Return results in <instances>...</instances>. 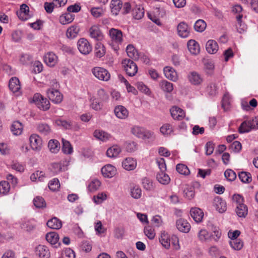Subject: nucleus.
<instances>
[{
	"label": "nucleus",
	"instance_id": "obj_1",
	"mask_svg": "<svg viewBox=\"0 0 258 258\" xmlns=\"http://www.w3.org/2000/svg\"><path fill=\"white\" fill-rule=\"evenodd\" d=\"M242 8L239 5H236L233 7L232 11L233 13L235 14H239L236 17V19L237 22V25H236V28L237 31L242 33L244 32L246 29V26L244 24V23H242V18L243 17L242 14H240V13L242 11Z\"/></svg>",
	"mask_w": 258,
	"mask_h": 258
},
{
	"label": "nucleus",
	"instance_id": "obj_2",
	"mask_svg": "<svg viewBox=\"0 0 258 258\" xmlns=\"http://www.w3.org/2000/svg\"><path fill=\"white\" fill-rule=\"evenodd\" d=\"M33 101L40 109L46 111L50 108L49 100L39 93H36L33 97Z\"/></svg>",
	"mask_w": 258,
	"mask_h": 258
},
{
	"label": "nucleus",
	"instance_id": "obj_3",
	"mask_svg": "<svg viewBox=\"0 0 258 258\" xmlns=\"http://www.w3.org/2000/svg\"><path fill=\"white\" fill-rule=\"evenodd\" d=\"M122 64L126 74L131 77L134 76L137 73V64L130 59H124L122 61Z\"/></svg>",
	"mask_w": 258,
	"mask_h": 258
},
{
	"label": "nucleus",
	"instance_id": "obj_4",
	"mask_svg": "<svg viewBox=\"0 0 258 258\" xmlns=\"http://www.w3.org/2000/svg\"><path fill=\"white\" fill-rule=\"evenodd\" d=\"M77 47L79 51L83 54L87 55L92 50V47L90 42L84 38H80L77 42Z\"/></svg>",
	"mask_w": 258,
	"mask_h": 258
},
{
	"label": "nucleus",
	"instance_id": "obj_5",
	"mask_svg": "<svg viewBox=\"0 0 258 258\" xmlns=\"http://www.w3.org/2000/svg\"><path fill=\"white\" fill-rule=\"evenodd\" d=\"M46 94L49 99L55 104H59L62 100V94L56 89L49 88L47 90Z\"/></svg>",
	"mask_w": 258,
	"mask_h": 258
},
{
	"label": "nucleus",
	"instance_id": "obj_6",
	"mask_svg": "<svg viewBox=\"0 0 258 258\" xmlns=\"http://www.w3.org/2000/svg\"><path fill=\"white\" fill-rule=\"evenodd\" d=\"M93 74L100 80L107 81L110 78L108 71L101 67H95L92 70Z\"/></svg>",
	"mask_w": 258,
	"mask_h": 258
},
{
	"label": "nucleus",
	"instance_id": "obj_7",
	"mask_svg": "<svg viewBox=\"0 0 258 258\" xmlns=\"http://www.w3.org/2000/svg\"><path fill=\"white\" fill-rule=\"evenodd\" d=\"M132 133L138 138L146 139L151 138L153 133L148 131H145L143 127L135 126L132 128Z\"/></svg>",
	"mask_w": 258,
	"mask_h": 258
},
{
	"label": "nucleus",
	"instance_id": "obj_8",
	"mask_svg": "<svg viewBox=\"0 0 258 258\" xmlns=\"http://www.w3.org/2000/svg\"><path fill=\"white\" fill-rule=\"evenodd\" d=\"M89 36L96 41H101L104 36L97 25L92 26L89 30Z\"/></svg>",
	"mask_w": 258,
	"mask_h": 258
},
{
	"label": "nucleus",
	"instance_id": "obj_9",
	"mask_svg": "<svg viewBox=\"0 0 258 258\" xmlns=\"http://www.w3.org/2000/svg\"><path fill=\"white\" fill-rule=\"evenodd\" d=\"M30 144L33 150L39 151L41 148L42 140L36 134L32 135L29 138Z\"/></svg>",
	"mask_w": 258,
	"mask_h": 258
},
{
	"label": "nucleus",
	"instance_id": "obj_10",
	"mask_svg": "<svg viewBox=\"0 0 258 258\" xmlns=\"http://www.w3.org/2000/svg\"><path fill=\"white\" fill-rule=\"evenodd\" d=\"M177 30L179 36L182 38H186L190 33V28L184 22H181L177 25Z\"/></svg>",
	"mask_w": 258,
	"mask_h": 258
},
{
	"label": "nucleus",
	"instance_id": "obj_11",
	"mask_svg": "<svg viewBox=\"0 0 258 258\" xmlns=\"http://www.w3.org/2000/svg\"><path fill=\"white\" fill-rule=\"evenodd\" d=\"M213 206L216 210L221 213L226 211L227 209L226 203L219 197H216L213 200Z\"/></svg>",
	"mask_w": 258,
	"mask_h": 258
},
{
	"label": "nucleus",
	"instance_id": "obj_12",
	"mask_svg": "<svg viewBox=\"0 0 258 258\" xmlns=\"http://www.w3.org/2000/svg\"><path fill=\"white\" fill-rule=\"evenodd\" d=\"M176 226L179 231L188 233L191 228L190 224L185 219L180 218L176 221Z\"/></svg>",
	"mask_w": 258,
	"mask_h": 258
},
{
	"label": "nucleus",
	"instance_id": "obj_13",
	"mask_svg": "<svg viewBox=\"0 0 258 258\" xmlns=\"http://www.w3.org/2000/svg\"><path fill=\"white\" fill-rule=\"evenodd\" d=\"M109 35L111 40L116 43H121L122 41V33L120 30L111 28L109 30Z\"/></svg>",
	"mask_w": 258,
	"mask_h": 258
},
{
	"label": "nucleus",
	"instance_id": "obj_14",
	"mask_svg": "<svg viewBox=\"0 0 258 258\" xmlns=\"http://www.w3.org/2000/svg\"><path fill=\"white\" fill-rule=\"evenodd\" d=\"M101 173L104 177L111 178L116 174V169L113 166L108 164L102 168Z\"/></svg>",
	"mask_w": 258,
	"mask_h": 258
},
{
	"label": "nucleus",
	"instance_id": "obj_15",
	"mask_svg": "<svg viewBox=\"0 0 258 258\" xmlns=\"http://www.w3.org/2000/svg\"><path fill=\"white\" fill-rule=\"evenodd\" d=\"M36 253L41 258H49L50 252L48 248L43 245H39L36 248Z\"/></svg>",
	"mask_w": 258,
	"mask_h": 258
},
{
	"label": "nucleus",
	"instance_id": "obj_16",
	"mask_svg": "<svg viewBox=\"0 0 258 258\" xmlns=\"http://www.w3.org/2000/svg\"><path fill=\"white\" fill-rule=\"evenodd\" d=\"M190 213L191 217L197 223L201 222L204 217V213L201 209L198 208H192Z\"/></svg>",
	"mask_w": 258,
	"mask_h": 258
},
{
	"label": "nucleus",
	"instance_id": "obj_17",
	"mask_svg": "<svg viewBox=\"0 0 258 258\" xmlns=\"http://www.w3.org/2000/svg\"><path fill=\"white\" fill-rule=\"evenodd\" d=\"M114 111L116 116L120 119H125L128 115V110L122 105L116 106Z\"/></svg>",
	"mask_w": 258,
	"mask_h": 258
},
{
	"label": "nucleus",
	"instance_id": "obj_18",
	"mask_svg": "<svg viewBox=\"0 0 258 258\" xmlns=\"http://www.w3.org/2000/svg\"><path fill=\"white\" fill-rule=\"evenodd\" d=\"M122 166L126 170H133L137 166V162L132 158H126L122 161Z\"/></svg>",
	"mask_w": 258,
	"mask_h": 258
},
{
	"label": "nucleus",
	"instance_id": "obj_19",
	"mask_svg": "<svg viewBox=\"0 0 258 258\" xmlns=\"http://www.w3.org/2000/svg\"><path fill=\"white\" fill-rule=\"evenodd\" d=\"M207 51L210 54H215L219 49L217 42L213 39L209 40L206 44Z\"/></svg>",
	"mask_w": 258,
	"mask_h": 258
},
{
	"label": "nucleus",
	"instance_id": "obj_20",
	"mask_svg": "<svg viewBox=\"0 0 258 258\" xmlns=\"http://www.w3.org/2000/svg\"><path fill=\"white\" fill-rule=\"evenodd\" d=\"M165 77L169 80L173 81H176L177 79V73L175 70L172 68L167 66L163 69Z\"/></svg>",
	"mask_w": 258,
	"mask_h": 258
},
{
	"label": "nucleus",
	"instance_id": "obj_21",
	"mask_svg": "<svg viewBox=\"0 0 258 258\" xmlns=\"http://www.w3.org/2000/svg\"><path fill=\"white\" fill-rule=\"evenodd\" d=\"M9 87L13 93L18 92L21 89L19 80L17 77H12L9 81Z\"/></svg>",
	"mask_w": 258,
	"mask_h": 258
},
{
	"label": "nucleus",
	"instance_id": "obj_22",
	"mask_svg": "<svg viewBox=\"0 0 258 258\" xmlns=\"http://www.w3.org/2000/svg\"><path fill=\"white\" fill-rule=\"evenodd\" d=\"M44 61L49 67H54L57 63V57L52 52H48L44 57Z\"/></svg>",
	"mask_w": 258,
	"mask_h": 258
},
{
	"label": "nucleus",
	"instance_id": "obj_23",
	"mask_svg": "<svg viewBox=\"0 0 258 258\" xmlns=\"http://www.w3.org/2000/svg\"><path fill=\"white\" fill-rule=\"evenodd\" d=\"M187 47L190 52L193 54H198L200 51L199 43L195 40L190 39L187 42Z\"/></svg>",
	"mask_w": 258,
	"mask_h": 258
},
{
	"label": "nucleus",
	"instance_id": "obj_24",
	"mask_svg": "<svg viewBox=\"0 0 258 258\" xmlns=\"http://www.w3.org/2000/svg\"><path fill=\"white\" fill-rule=\"evenodd\" d=\"M171 115L174 119L181 120L184 116L183 110L177 107H173L170 109Z\"/></svg>",
	"mask_w": 258,
	"mask_h": 258
},
{
	"label": "nucleus",
	"instance_id": "obj_25",
	"mask_svg": "<svg viewBox=\"0 0 258 258\" xmlns=\"http://www.w3.org/2000/svg\"><path fill=\"white\" fill-rule=\"evenodd\" d=\"M29 12V8L26 4H22L20 6V11L17 13V15L20 19L25 21L28 18V13Z\"/></svg>",
	"mask_w": 258,
	"mask_h": 258
},
{
	"label": "nucleus",
	"instance_id": "obj_26",
	"mask_svg": "<svg viewBox=\"0 0 258 258\" xmlns=\"http://www.w3.org/2000/svg\"><path fill=\"white\" fill-rule=\"evenodd\" d=\"M80 31V27L77 25L70 27L67 30L66 35L68 38L73 39L77 37Z\"/></svg>",
	"mask_w": 258,
	"mask_h": 258
},
{
	"label": "nucleus",
	"instance_id": "obj_27",
	"mask_svg": "<svg viewBox=\"0 0 258 258\" xmlns=\"http://www.w3.org/2000/svg\"><path fill=\"white\" fill-rule=\"evenodd\" d=\"M171 237L165 232L161 233L159 238V241L163 247L169 249L170 247Z\"/></svg>",
	"mask_w": 258,
	"mask_h": 258
},
{
	"label": "nucleus",
	"instance_id": "obj_28",
	"mask_svg": "<svg viewBox=\"0 0 258 258\" xmlns=\"http://www.w3.org/2000/svg\"><path fill=\"white\" fill-rule=\"evenodd\" d=\"M120 147L115 145L108 148L106 151V155L110 158L116 157L121 152Z\"/></svg>",
	"mask_w": 258,
	"mask_h": 258
},
{
	"label": "nucleus",
	"instance_id": "obj_29",
	"mask_svg": "<svg viewBox=\"0 0 258 258\" xmlns=\"http://www.w3.org/2000/svg\"><path fill=\"white\" fill-rule=\"evenodd\" d=\"M188 78L189 82L194 85H199L203 81V79L201 76L196 72L190 73L188 76Z\"/></svg>",
	"mask_w": 258,
	"mask_h": 258
},
{
	"label": "nucleus",
	"instance_id": "obj_30",
	"mask_svg": "<svg viewBox=\"0 0 258 258\" xmlns=\"http://www.w3.org/2000/svg\"><path fill=\"white\" fill-rule=\"evenodd\" d=\"M122 6L121 0H112L110 4L111 12L113 15H117Z\"/></svg>",
	"mask_w": 258,
	"mask_h": 258
},
{
	"label": "nucleus",
	"instance_id": "obj_31",
	"mask_svg": "<svg viewBox=\"0 0 258 258\" xmlns=\"http://www.w3.org/2000/svg\"><path fill=\"white\" fill-rule=\"evenodd\" d=\"M47 226L53 229H59L62 227L61 221L56 217H53L47 222Z\"/></svg>",
	"mask_w": 258,
	"mask_h": 258
},
{
	"label": "nucleus",
	"instance_id": "obj_32",
	"mask_svg": "<svg viewBox=\"0 0 258 258\" xmlns=\"http://www.w3.org/2000/svg\"><path fill=\"white\" fill-rule=\"evenodd\" d=\"M159 86L164 92L170 93L173 90V84L165 80L160 82Z\"/></svg>",
	"mask_w": 258,
	"mask_h": 258
},
{
	"label": "nucleus",
	"instance_id": "obj_33",
	"mask_svg": "<svg viewBox=\"0 0 258 258\" xmlns=\"http://www.w3.org/2000/svg\"><path fill=\"white\" fill-rule=\"evenodd\" d=\"M94 51L95 56L101 58L106 53L105 47L101 42H97L95 45Z\"/></svg>",
	"mask_w": 258,
	"mask_h": 258
},
{
	"label": "nucleus",
	"instance_id": "obj_34",
	"mask_svg": "<svg viewBox=\"0 0 258 258\" xmlns=\"http://www.w3.org/2000/svg\"><path fill=\"white\" fill-rule=\"evenodd\" d=\"M75 18V15L70 13L61 15L59 17V22L62 25L71 23Z\"/></svg>",
	"mask_w": 258,
	"mask_h": 258
},
{
	"label": "nucleus",
	"instance_id": "obj_35",
	"mask_svg": "<svg viewBox=\"0 0 258 258\" xmlns=\"http://www.w3.org/2000/svg\"><path fill=\"white\" fill-rule=\"evenodd\" d=\"M94 136L103 142H106L111 138L110 135L102 131L96 130L94 132Z\"/></svg>",
	"mask_w": 258,
	"mask_h": 258
},
{
	"label": "nucleus",
	"instance_id": "obj_36",
	"mask_svg": "<svg viewBox=\"0 0 258 258\" xmlns=\"http://www.w3.org/2000/svg\"><path fill=\"white\" fill-rule=\"evenodd\" d=\"M156 178L162 184H167L170 181L169 176L164 171L159 172L156 175Z\"/></svg>",
	"mask_w": 258,
	"mask_h": 258
},
{
	"label": "nucleus",
	"instance_id": "obj_37",
	"mask_svg": "<svg viewBox=\"0 0 258 258\" xmlns=\"http://www.w3.org/2000/svg\"><path fill=\"white\" fill-rule=\"evenodd\" d=\"M23 130V125L22 123L16 121L13 122L11 125V131L14 135H19L21 134Z\"/></svg>",
	"mask_w": 258,
	"mask_h": 258
},
{
	"label": "nucleus",
	"instance_id": "obj_38",
	"mask_svg": "<svg viewBox=\"0 0 258 258\" xmlns=\"http://www.w3.org/2000/svg\"><path fill=\"white\" fill-rule=\"evenodd\" d=\"M45 238L50 244H55L59 240V236L55 232H50L46 234Z\"/></svg>",
	"mask_w": 258,
	"mask_h": 258
},
{
	"label": "nucleus",
	"instance_id": "obj_39",
	"mask_svg": "<svg viewBox=\"0 0 258 258\" xmlns=\"http://www.w3.org/2000/svg\"><path fill=\"white\" fill-rule=\"evenodd\" d=\"M248 209L245 204H240L236 206V212L238 217L244 218L247 215Z\"/></svg>",
	"mask_w": 258,
	"mask_h": 258
},
{
	"label": "nucleus",
	"instance_id": "obj_40",
	"mask_svg": "<svg viewBox=\"0 0 258 258\" xmlns=\"http://www.w3.org/2000/svg\"><path fill=\"white\" fill-rule=\"evenodd\" d=\"M238 177L243 183H249L252 181L251 175L248 172H240L238 173Z\"/></svg>",
	"mask_w": 258,
	"mask_h": 258
},
{
	"label": "nucleus",
	"instance_id": "obj_41",
	"mask_svg": "<svg viewBox=\"0 0 258 258\" xmlns=\"http://www.w3.org/2000/svg\"><path fill=\"white\" fill-rule=\"evenodd\" d=\"M132 15L134 19L140 20L144 16V9L142 7H136L132 10Z\"/></svg>",
	"mask_w": 258,
	"mask_h": 258
},
{
	"label": "nucleus",
	"instance_id": "obj_42",
	"mask_svg": "<svg viewBox=\"0 0 258 258\" xmlns=\"http://www.w3.org/2000/svg\"><path fill=\"white\" fill-rule=\"evenodd\" d=\"M126 51L127 55L131 58L137 59L139 56L137 51L136 50L133 45L129 44L126 48Z\"/></svg>",
	"mask_w": 258,
	"mask_h": 258
},
{
	"label": "nucleus",
	"instance_id": "obj_43",
	"mask_svg": "<svg viewBox=\"0 0 258 258\" xmlns=\"http://www.w3.org/2000/svg\"><path fill=\"white\" fill-rule=\"evenodd\" d=\"M38 131L44 136L48 135L51 132L50 126L46 123H39L37 125Z\"/></svg>",
	"mask_w": 258,
	"mask_h": 258
},
{
	"label": "nucleus",
	"instance_id": "obj_44",
	"mask_svg": "<svg viewBox=\"0 0 258 258\" xmlns=\"http://www.w3.org/2000/svg\"><path fill=\"white\" fill-rule=\"evenodd\" d=\"M59 143L56 140H51L48 144V147L52 153H56L60 149Z\"/></svg>",
	"mask_w": 258,
	"mask_h": 258
},
{
	"label": "nucleus",
	"instance_id": "obj_45",
	"mask_svg": "<svg viewBox=\"0 0 258 258\" xmlns=\"http://www.w3.org/2000/svg\"><path fill=\"white\" fill-rule=\"evenodd\" d=\"M62 152L66 154H71L72 153L73 151V147L71 146L70 143L63 139H62Z\"/></svg>",
	"mask_w": 258,
	"mask_h": 258
},
{
	"label": "nucleus",
	"instance_id": "obj_46",
	"mask_svg": "<svg viewBox=\"0 0 258 258\" xmlns=\"http://www.w3.org/2000/svg\"><path fill=\"white\" fill-rule=\"evenodd\" d=\"M207 27L206 22L201 19L197 20L194 25L195 30L199 32H203Z\"/></svg>",
	"mask_w": 258,
	"mask_h": 258
},
{
	"label": "nucleus",
	"instance_id": "obj_47",
	"mask_svg": "<svg viewBox=\"0 0 258 258\" xmlns=\"http://www.w3.org/2000/svg\"><path fill=\"white\" fill-rule=\"evenodd\" d=\"M142 183L144 189L151 191L154 189L152 180L148 177H144L142 179Z\"/></svg>",
	"mask_w": 258,
	"mask_h": 258
},
{
	"label": "nucleus",
	"instance_id": "obj_48",
	"mask_svg": "<svg viewBox=\"0 0 258 258\" xmlns=\"http://www.w3.org/2000/svg\"><path fill=\"white\" fill-rule=\"evenodd\" d=\"M184 196L188 200H191L195 196V189L192 186L186 185L183 190Z\"/></svg>",
	"mask_w": 258,
	"mask_h": 258
},
{
	"label": "nucleus",
	"instance_id": "obj_49",
	"mask_svg": "<svg viewBox=\"0 0 258 258\" xmlns=\"http://www.w3.org/2000/svg\"><path fill=\"white\" fill-rule=\"evenodd\" d=\"M229 244L232 248L236 250H240L243 246V243L240 239L230 240Z\"/></svg>",
	"mask_w": 258,
	"mask_h": 258
},
{
	"label": "nucleus",
	"instance_id": "obj_50",
	"mask_svg": "<svg viewBox=\"0 0 258 258\" xmlns=\"http://www.w3.org/2000/svg\"><path fill=\"white\" fill-rule=\"evenodd\" d=\"M252 128H251V125L249 124L248 121H244L241 123L240 126L238 128L239 133L240 134L247 133L249 132Z\"/></svg>",
	"mask_w": 258,
	"mask_h": 258
},
{
	"label": "nucleus",
	"instance_id": "obj_51",
	"mask_svg": "<svg viewBox=\"0 0 258 258\" xmlns=\"http://www.w3.org/2000/svg\"><path fill=\"white\" fill-rule=\"evenodd\" d=\"M34 206L38 208H42L46 207V204L44 199L41 197H36L33 200Z\"/></svg>",
	"mask_w": 258,
	"mask_h": 258
},
{
	"label": "nucleus",
	"instance_id": "obj_52",
	"mask_svg": "<svg viewBox=\"0 0 258 258\" xmlns=\"http://www.w3.org/2000/svg\"><path fill=\"white\" fill-rule=\"evenodd\" d=\"M131 195L135 199H140L142 195V190L138 186H133L131 188Z\"/></svg>",
	"mask_w": 258,
	"mask_h": 258
},
{
	"label": "nucleus",
	"instance_id": "obj_53",
	"mask_svg": "<svg viewBox=\"0 0 258 258\" xmlns=\"http://www.w3.org/2000/svg\"><path fill=\"white\" fill-rule=\"evenodd\" d=\"M58 125L63 127L65 129L70 130L73 128L74 122L71 121H67L62 119H58L56 121Z\"/></svg>",
	"mask_w": 258,
	"mask_h": 258
},
{
	"label": "nucleus",
	"instance_id": "obj_54",
	"mask_svg": "<svg viewBox=\"0 0 258 258\" xmlns=\"http://www.w3.org/2000/svg\"><path fill=\"white\" fill-rule=\"evenodd\" d=\"M160 132L164 135H170L173 132V130L171 124L166 123L160 127Z\"/></svg>",
	"mask_w": 258,
	"mask_h": 258
},
{
	"label": "nucleus",
	"instance_id": "obj_55",
	"mask_svg": "<svg viewBox=\"0 0 258 258\" xmlns=\"http://www.w3.org/2000/svg\"><path fill=\"white\" fill-rule=\"evenodd\" d=\"M10 189L9 183L7 181L0 182V194L6 195L9 192Z\"/></svg>",
	"mask_w": 258,
	"mask_h": 258
},
{
	"label": "nucleus",
	"instance_id": "obj_56",
	"mask_svg": "<svg viewBox=\"0 0 258 258\" xmlns=\"http://www.w3.org/2000/svg\"><path fill=\"white\" fill-rule=\"evenodd\" d=\"M61 258H75V252L70 248H66L61 252Z\"/></svg>",
	"mask_w": 258,
	"mask_h": 258
},
{
	"label": "nucleus",
	"instance_id": "obj_57",
	"mask_svg": "<svg viewBox=\"0 0 258 258\" xmlns=\"http://www.w3.org/2000/svg\"><path fill=\"white\" fill-rule=\"evenodd\" d=\"M48 187L52 191L57 190L60 187V183L57 178H53L48 183Z\"/></svg>",
	"mask_w": 258,
	"mask_h": 258
},
{
	"label": "nucleus",
	"instance_id": "obj_58",
	"mask_svg": "<svg viewBox=\"0 0 258 258\" xmlns=\"http://www.w3.org/2000/svg\"><path fill=\"white\" fill-rule=\"evenodd\" d=\"M101 185L100 181L98 179L93 180L88 185V189L90 191L93 192L97 190Z\"/></svg>",
	"mask_w": 258,
	"mask_h": 258
},
{
	"label": "nucleus",
	"instance_id": "obj_59",
	"mask_svg": "<svg viewBox=\"0 0 258 258\" xmlns=\"http://www.w3.org/2000/svg\"><path fill=\"white\" fill-rule=\"evenodd\" d=\"M176 169L177 171L181 174L188 175L190 172L188 167L182 164H178Z\"/></svg>",
	"mask_w": 258,
	"mask_h": 258
},
{
	"label": "nucleus",
	"instance_id": "obj_60",
	"mask_svg": "<svg viewBox=\"0 0 258 258\" xmlns=\"http://www.w3.org/2000/svg\"><path fill=\"white\" fill-rule=\"evenodd\" d=\"M204 66L207 73L211 74L214 69V64L212 60L206 59L204 61Z\"/></svg>",
	"mask_w": 258,
	"mask_h": 258
},
{
	"label": "nucleus",
	"instance_id": "obj_61",
	"mask_svg": "<svg viewBox=\"0 0 258 258\" xmlns=\"http://www.w3.org/2000/svg\"><path fill=\"white\" fill-rule=\"evenodd\" d=\"M225 178L230 181H234L236 178L235 172L231 169H227L224 172Z\"/></svg>",
	"mask_w": 258,
	"mask_h": 258
},
{
	"label": "nucleus",
	"instance_id": "obj_62",
	"mask_svg": "<svg viewBox=\"0 0 258 258\" xmlns=\"http://www.w3.org/2000/svg\"><path fill=\"white\" fill-rule=\"evenodd\" d=\"M32 61V57L29 54H22L20 58V61L23 64H27Z\"/></svg>",
	"mask_w": 258,
	"mask_h": 258
},
{
	"label": "nucleus",
	"instance_id": "obj_63",
	"mask_svg": "<svg viewBox=\"0 0 258 258\" xmlns=\"http://www.w3.org/2000/svg\"><path fill=\"white\" fill-rule=\"evenodd\" d=\"M144 233L150 239H154L155 236V233L154 229L150 226L145 227Z\"/></svg>",
	"mask_w": 258,
	"mask_h": 258
},
{
	"label": "nucleus",
	"instance_id": "obj_64",
	"mask_svg": "<svg viewBox=\"0 0 258 258\" xmlns=\"http://www.w3.org/2000/svg\"><path fill=\"white\" fill-rule=\"evenodd\" d=\"M114 236L118 238H122L124 233V228L123 227H116L114 231Z\"/></svg>",
	"mask_w": 258,
	"mask_h": 258
}]
</instances>
